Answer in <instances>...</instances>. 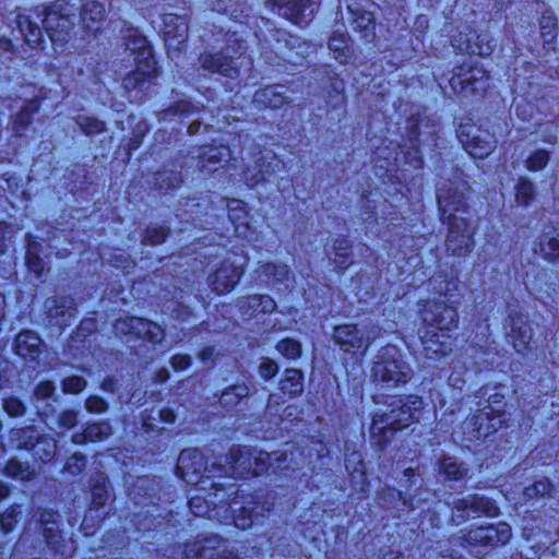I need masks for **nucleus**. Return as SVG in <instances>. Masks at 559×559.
Masks as SVG:
<instances>
[{"label":"nucleus","instance_id":"1","mask_svg":"<svg viewBox=\"0 0 559 559\" xmlns=\"http://www.w3.org/2000/svg\"><path fill=\"white\" fill-rule=\"evenodd\" d=\"M202 493L189 499V508L195 516H207L221 523L229 521L240 530H247L252 524L264 519L272 510V504L261 502L259 497H250L249 501H242V496L234 484H209Z\"/></svg>","mask_w":559,"mask_h":559},{"label":"nucleus","instance_id":"2","mask_svg":"<svg viewBox=\"0 0 559 559\" xmlns=\"http://www.w3.org/2000/svg\"><path fill=\"white\" fill-rule=\"evenodd\" d=\"M437 200L442 221L449 225L445 240L447 252L453 257H466L474 249L476 228L466 216L468 206L465 193L457 188L440 190Z\"/></svg>","mask_w":559,"mask_h":559},{"label":"nucleus","instance_id":"3","mask_svg":"<svg viewBox=\"0 0 559 559\" xmlns=\"http://www.w3.org/2000/svg\"><path fill=\"white\" fill-rule=\"evenodd\" d=\"M426 330L421 336L424 352L428 358H437L452 352L459 326V313L455 307L445 301L428 300L421 310Z\"/></svg>","mask_w":559,"mask_h":559},{"label":"nucleus","instance_id":"4","mask_svg":"<svg viewBox=\"0 0 559 559\" xmlns=\"http://www.w3.org/2000/svg\"><path fill=\"white\" fill-rule=\"evenodd\" d=\"M302 453L294 445L289 449L259 452L253 455L247 448H233L229 452L235 473L259 476L263 473L277 474L286 469H296L302 463Z\"/></svg>","mask_w":559,"mask_h":559},{"label":"nucleus","instance_id":"5","mask_svg":"<svg viewBox=\"0 0 559 559\" xmlns=\"http://www.w3.org/2000/svg\"><path fill=\"white\" fill-rule=\"evenodd\" d=\"M424 408V401L418 395L394 399L385 409H379L372 416L370 438L380 449L389 442L388 433L401 430L418 419Z\"/></svg>","mask_w":559,"mask_h":559},{"label":"nucleus","instance_id":"6","mask_svg":"<svg viewBox=\"0 0 559 559\" xmlns=\"http://www.w3.org/2000/svg\"><path fill=\"white\" fill-rule=\"evenodd\" d=\"M246 51L243 40L236 34L226 35L225 46L216 52L204 51L199 57L201 68L211 73L235 79L239 75L241 63L239 59Z\"/></svg>","mask_w":559,"mask_h":559},{"label":"nucleus","instance_id":"7","mask_svg":"<svg viewBox=\"0 0 559 559\" xmlns=\"http://www.w3.org/2000/svg\"><path fill=\"white\" fill-rule=\"evenodd\" d=\"M371 378L382 389L390 390L407 383L412 378V369L395 347H385L372 365Z\"/></svg>","mask_w":559,"mask_h":559},{"label":"nucleus","instance_id":"8","mask_svg":"<svg viewBox=\"0 0 559 559\" xmlns=\"http://www.w3.org/2000/svg\"><path fill=\"white\" fill-rule=\"evenodd\" d=\"M41 23L51 41L62 46L75 24L73 8L66 0H57L47 8Z\"/></svg>","mask_w":559,"mask_h":559},{"label":"nucleus","instance_id":"9","mask_svg":"<svg viewBox=\"0 0 559 559\" xmlns=\"http://www.w3.org/2000/svg\"><path fill=\"white\" fill-rule=\"evenodd\" d=\"M381 335V328L376 323H368L358 328L356 324H341L334 328L333 341L344 352L364 353Z\"/></svg>","mask_w":559,"mask_h":559},{"label":"nucleus","instance_id":"10","mask_svg":"<svg viewBox=\"0 0 559 559\" xmlns=\"http://www.w3.org/2000/svg\"><path fill=\"white\" fill-rule=\"evenodd\" d=\"M176 472L187 484L193 485L198 490H205L213 483L206 475V463L203 453L198 449H185L180 452Z\"/></svg>","mask_w":559,"mask_h":559},{"label":"nucleus","instance_id":"11","mask_svg":"<svg viewBox=\"0 0 559 559\" xmlns=\"http://www.w3.org/2000/svg\"><path fill=\"white\" fill-rule=\"evenodd\" d=\"M489 79L488 71L483 67L464 63L455 69L450 85L459 95H480L489 87Z\"/></svg>","mask_w":559,"mask_h":559},{"label":"nucleus","instance_id":"12","mask_svg":"<svg viewBox=\"0 0 559 559\" xmlns=\"http://www.w3.org/2000/svg\"><path fill=\"white\" fill-rule=\"evenodd\" d=\"M230 155L231 152L226 145L200 147L192 155L183 157L181 168H185L186 174L193 168L192 173L197 169L201 175H210L228 162Z\"/></svg>","mask_w":559,"mask_h":559},{"label":"nucleus","instance_id":"13","mask_svg":"<svg viewBox=\"0 0 559 559\" xmlns=\"http://www.w3.org/2000/svg\"><path fill=\"white\" fill-rule=\"evenodd\" d=\"M280 164L281 160L274 152L260 150L257 155L245 163L242 178L248 187H257L273 177L277 173Z\"/></svg>","mask_w":559,"mask_h":559},{"label":"nucleus","instance_id":"14","mask_svg":"<svg viewBox=\"0 0 559 559\" xmlns=\"http://www.w3.org/2000/svg\"><path fill=\"white\" fill-rule=\"evenodd\" d=\"M449 504L453 510L452 522L455 525H461L472 514H485L490 518L499 514V508L496 503L491 499L479 495L454 498Z\"/></svg>","mask_w":559,"mask_h":559},{"label":"nucleus","instance_id":"15","mask_svg":"<svg viewBox=\"0 0 559 559\" xmlns=\"http://www.w3.org/2000/svg\"><path fill=\"white\" fill-rule=\"evenodd\" d=\"M502 423L501 414H496L492 406L487 405L466 418L461 429L466 440L476 441L497 432L502 427Z\"/></svg>","mask_w":559,"mask_h":559},{"label":"nucleus","instance_id":"16","mask_svg":"<svg viewBox=\"0 0 559 559\" xmlns=\"http://www.w3.org/2000/svg\"><path fill=\"white\" fill-rule=\"evenodd\" d=\"M114 331L117 335L142 338L152 344H160L165 338V330L159 324L139 317L118 319Z\"/></svg>","mask_w":559,"mask_h":559},{"label":"nucleus","instance_id":"17","mask_svg":"<svg viewBox=\"0 0 559 559\" xmlns=\"http://www.w3.org/2000/svg\"><path fill=\"white\" fill-rule=\"evenodd\" d=\"M462 533L463 535L457 538L460 545L467 544L479 547L503 545L509 542L512 535L511 527L506 522H500L497 525L478 526Z\"/></svg>","mask_w":559,"mask_h":559},{"label":"nucleus","instance_id":"18","mask_svg":"<svg viewBox=\"0 0 559 559\" xmlns=\"http://www.w3.org/2000/svg\"><path fill=\"white\" fill-rule=\"evenodd\" d=\"M243 262H237L233 257L224 259L219 266L209 275V285L218 295L229 293L241 280L245 273Z\"/></svg>","mask_w":559,"mask_h":559},{"label":"nucleus","instance_id":"19","mask_svg":"<svg viewBox=\"0 0 559 559\" xmlns=\"http://www.w3.org/2000/svg\"><path fill=\"white\" fill-rule=\"evenodd\" d=\"M459 136L466 152L474 158L483 159L496 148L495 135L480 127H462Z\"/></svg>","mask_w":559,"mask_h":559},{"label":"nucleus","instance_id":"20","mask_svg":"<svg viewBox=\"0 0 559 559\" xmlns=\"http://www.w3.org/2000/svg\"><path fill=\"white\" fill-rule=\"evenodd\" d=\"M164 40L169 57L175 58L186 47L188 38V23L183 16L166 13L163 16Z\"/></svg>","mask_w":559,"mask_h":559},{"label":"nucleus","instance_id":"21","mask_svg":"<svg viewBox=\"0 0 559 559\" xmlns=\"http://www.w3.org/2000/svg\"><path fill=\"white\" fill-rule=\"evenodd\" d=\"M274 36L278 44L284 43L283 48L277 47L278 52L292 63H297L313 51V46L309 41L285 31L277 29Z\"/></svg>","mask_w":559,"mask_h":559},{"label":"nucleus","instance_id":"22","mask_svg":"<svg viewBox=\"0 0 559 559\" xmlns=\"http://www.w3.org/2000/svg\"><path fill=\"white\" fill-rule=\"evenodd\" d=\"M278 14L294 24L307 23L314 11L316 0H271Z\"/></svg>","mask_w":559,"mask_h":559},{"label":"nucleus","instance_id":"23","mask_svg":"<svg viewBox=\"0 0 559 559\" xmlns=\"http://www.w3.org/2000/svg\"><path fill=\"white\" fill-rule=\"evenodd\" d=\"M228 217L238 237L253 240L257 230L251 224L250 214L241 200L233 199L227 202Z\"/></svg>","mask_w":559,"mask_h":559},{"label":"nucleus","instance_id":"24","mask_svg":"<svg viewBox=\"0 0 559 559\" xmlns=\"http://www.w3.org/2000/svg\"><path fill=\"white\" fill-rule=\"evenodd\" d=\"M510 326L509 336L514 349L520 354H525L534 334L528 319L520 312H513L510 314Z\"/></svg>","mask_w":559,"mask_h":559},{"label":"nucleus","instance_id":"25","mask_svg":"<svg viewBox=\"0 0 559 559\" xmlns=\"http://www.w3.org/2000/svg\"><path fill=\"white\" fill-rule=\"evenodd\" d=\"M44 307L47 316L59 326L68 325L75 313L74 299L69 296L49 297Z\"/></svg>","mask_w":559,"mask_h":559},{"label":"nucleus","instance_id":"26","mask_svg":"<svg viewBox=\"0 0 559 559\" xmlns=\"http://www.w3.org/2000/svg\"><path fill=\"white\" fill-rule=\"evenodd\" d=\"M237 307L245 319H252L259 313H272L276 302L269 295H249L238 298Z\"/></svg>","mask_w":559,"mask_h":559},{"label":"nucleus","instance_id":"27","mask_svg":"<svg viewBox=\"0 0 559 559\" xmlns=\"http://www.w3.org/2000/svg\"><path fill=\"white\" fill-rule=\"evenodd\" d=\"M81 21L87 32L96 34L106 20L105 2L99 0H85L81 9Z\"/></svg>","mask_w":559,"mask_h":559},{"label":"nucleus","instance_id":"28","mask_svg":"<svg viewBox=\"0 0 559 559\" xmlns=\"http://www.w3.org/2000/svg\"><path fill=\"white\" fill-rule=\"evenodd\" d=\"M39 521L44 526V537L47 546L56 552L63 555L62 536L59 530L60 515L52 510H44L40 513Z\"/></svg>","mask_w":559,"mask_h":559},{"label":"nucleus","instance_id":"29","mask_svg":"<svg viewBox=\"0 0 559 559\" xmlns=\"http://www.w3.org/2000/svg\"><path fill=\"white\" fill-rule=\"evenodd\" d=\"M43 341L31 330L20 332L14 342V348L19 356L31 361L36 360L41 353Z\"/></svg>","mask_w":559,"mask_h":559},{"label":"nucleus","instance_id":"30","mask_svg":"<svg viewBox=\"0 0 559 559\" xmlns=\"http://www.w3.org/2000/svg\"><path fill=\"white\" fill-rule=\"evenodd\" d=\"M135 64V70L127 74L122 80L123 88L128 92L141 90L144 84L156 76V61H145L144 63Z\"/></svg>","mask_w":559,"mask_h":559},{"label":"nucleus","instance_id":"31","mask_svg":"<svg viewBox=\"0 0 559 559\" xmlns=\"http://www.w3.org/2000/svg\"><path fill=\"white\" fill-rule=\"evenodd\" d=\"M288 103V97L282 91V86L270 85L255 91L253 104L258 108L278 109Z\"/></svg>","mask_w":559,"mask_h":559},{"label":"nucleus","instance_id":"32","mask_svg":"<svg viewBox=\"0 0 559 559\" xmlns=\"http://www.w3.org/2000/svg\"><path fill=\"white\" fill-rule=\"evenodd\" d=\"M348 12L352 15V25L354 31L359 32L361 34V38L366 41H372L376 37V22L373 14L355 5H348Z\"/></svg>","mask_w":559,"mask_h":559},{"label":"nucleus","instance_id":"33","mask_svg":"<svg viewBox=\"0 0 559 559\" xmlns=\"http://www.w3.org/2000/svg\"><path fill=\"white\" fill-rule=\"evenodd\" d=\"M345 467L350 474L353 484L359 485V492L367 493L369 491V481L366 475V467L360 452L353 451L346 454Z\"/></svg>","mask_w":559,"mask_h":559},{"label":"nucleus","instance_id":"34","mask_svg":"<svg viewBox=\"0 0 559 559\" xmlns=\"http://www.w3.org/2000/svg\"><path fill=\"white\" fill-rule=\"evenodd\" d=\"M126 49L134 56L135 63H144L145 61H155L152 47L147 39L138 33L130 31L126 37Z\"/></svg>","mask_w":559,"mask_h":559},{"label":"nucleus","instance_id":"35","mask_svg":"<svg viewBox=\"0 0 559 559\" xmlns=\"http://www.w3.org/2000/svg\"><path fill=\"white\" fill-rule=\"evenodd\" d=\"M329 258L338 272H344L353 264L350 241L346 237L334 239Z\"/></svg>","mask_w":559,"mask_h":559},{"label":"nucleus","instance_id":"36","mask_svg":"<svg viewBox=\"0 0 559 559\" xmlns=\"http://www.w3.org/2000/svg\"><path fill=\"white\" fill-rule=\"evenodd\" d=\"M112 435L111 425L108 421H99L88 425L83 432L72 436L74 444H84L86 442H102Z\"/></svg>","mask_w":559,"mask_h":559},{"label":"nucleus","instance_id":"37","mask_svg":"<svg viewBox=\"0 0 559 559\" xmlns=\"http://www.w3.org/2000/svg\"><path fill=\"white\" fill-rule=\"evenodd\" d=\"M329 49L334 58L341 63L346 64L352 59V48L349 37L346 33L335 31L329 39Z\"/></svg>","mask_w":559,"mask_h":559},{"label":"nucleus","instance_id":"38","mask_svg":"<svg viewBox=\"0 0 559 559\" xmlns=\"http://www.w3.org/2000/svg\"><path fill=\"white\" fill-rule=\"evenodd\" d=\"M539 32L544 48L554 49L558 35V20L552 11L545 10L539 19Z\"/></svg>","mask_w":559,"mask_h":559},{"label":"nucleus","instance_id":"39","mask_svg":"<svg viewBox=\"0 0 559 559\" xmlns=\"http://www.w3.org/2000/svg\"><path fill=\"white\" fill-rule=\"evenodd\" d=\"M280 390L289 397L299 396L304 392V376L301 371L295 368L286 369L280 381Z\"/></svg>","mask_w":559,"mask_h":559},{"label":"nucleus","instance_id":"40","mask_svg":"<svg viewBox=\"0 0 559 559\" xmlns=\"http://www.w3.org/2000/svg\"><path fill=\"white\" fill-rule=\"evenodd\" d=\"M223 539L218 536L205 538L204 540H194L191 544H186L183 555L186 559H198L206 556L207 549L215 550L221 547Z\"/></svg>","mask_w":559,"mask_h":559},{"label":"nucleus","instance_id":"41","mask_svg":"<svg viewBox=\"0 0 559 559\" xmlns=\"http://www.w3.org/2000/svg\"><path fill=\"white\" fill-rule=\"evenodd\" d=\"M17 26L20 32L24 36V40L28 45H31L32 47L40 45L43 40V29L36 22L32 21L29 16L19 15Z\"/></svg>","mask_w":559,"mask_h":559},{"label":"nucleus","instance_id":"42","mask_svg":"<svg viewBox=\"0 0 559 559\" xmlns=\"http://www.w3.org/2000/svg\"><path fill=\"white\" fill-rule=\"evenodd\" d=\"M38 435V431L33 426L11 429L9 435L10 444L14 449L29 450Z\"/></svg>","mask_w":559,"mask_h":559},{"label":"nucleus","instance_id":"43","mask_svg":"<svg viewBox=\"0 0 559 559\" xmlns=\"http://www.w3.org/2000/svg\"><path fill=\"white\" fill-rule=\"evenodd\" d=\"M38 110L39 102L37 99H32L19 114H16L12 124V131L16 136H21L23 134L31 124L33 115Z\"/></svg>","mask_w":559,"mask_h":559},{"label":"nucleus","instance_id":"44","mask_svg":"<svg viewBox=\"0 0 559 559\" xmlns=\"http://www.w3.org/2000/svg\"><path fill=\"white\" fill-rule=\"evenodd\" d=\"M250 393L247 384H234L226 388L219 397V403L223 407L233 408L237 406Z\"/></svg>","mask_w":559,"mask_h":559},{"label":"nucleus","instance_id":"45","mask_svg":"<svg viewBox=\"0 0 559 559\" xmlns=\"http://www.w3.org/2000/svg\"><path fill=\"white\" fill-rule=\"evenodd\" d=\"M31 449L34 452V456L40 461H50L56 454L57 441L49 436L38 435Z\"/></svg>","mask_w":559,"mask_h":559},{"label":"nucleus","instance_id":"46","mask_svg":"<svg viewBox=\"0 0 559 559\" xmlns=\"http://www.w3.org/2000/svg\"><path fill=\"white\" fill-rule=\"evenodd\" d=\"M439 468L449 480H461L468 473V469L461 462L451 456L442 457L439 461Z\"/></svg>","mask_w":559,"mask_h":559},{"label":"nucleus","instance_id":"47","mask_svg":"<svg viewBox=\"0 0 559 559\" xmlns=\"http://www.w3.org/2000/svg\"><path fill=\"white\" fill-rule=\"evenodd\" d=\"M540 251L546 259L559 261V230L545 233L540 240Z\"/></svg>","mask_w":559,"mask_h":559},{"label":"nucleus","instance_id":"48","mask_svg":"<svg viewBox=\"0 0 559 559\" xmlns=\"http://www.w3.org/2000/svg\"><path fill=\"white\" fill-rule=\"evenodd\" d=\"M496 47L495 39L489 33L472 34L471 55L487 57Z\"/></svg>","mask_w":559,"mask_h":559},{"label":"nucleus","instance_id":"49","mask_svg":"<svg viewBox=\"0 0 559 559\" xmlns=\"http://www.w3.org/2000/svg\"><path fill=\"white\" fill-rule=\"evenodd\" d=\"M550 152L545 148H535L525 158V168L531 173H537L546 168L550 160Z\"/></svg>","mask_w":559,"mask_h":559},{"label":"nucleus","instance_id":"50","mask_svg":"<svg viewBox=\"0 0 559 559\" xmlns=\"http://www.w3.org/2000/svg\"><path fill=\"white\" fill-rule=\"evenodd\" d=\"M535 195L536 189L534 182L526 177L520 178L515 186L516 203L526 206L535 199Z\"/></svg>","mask_w":559,"mask_h":559},{"label":"nucleus","instance_id":"51","mask_svg":"<svg viewBox=\"0 0 559 559\" xmlns=\"http://www.w3.org/2000/svg\"><path fill=\"white\" fill-rule=\"evenodd\" d=\"M4 473L7 476L19 480H29L35 475L34 469L27 463L14 459L7 463Z\"/></svg>","mask_w":559,"mask_h":559},{"label":"nucleus","instance_id":"52","mask_svg":"<svg viewBox=\"0 0 559 559\" xmlns=\"http://www.w3.org/2000/svg\"><path fill=\"white\" fill-rule=\"evenodd\" d=\"M26 263L29 270L36 273L38 276L41 275L44 271V262L38 255V245L33 241V236L26 235Z\"/></svg>","mask_w":559,"mask_h":559},{"label":"nucleus","instance_id":"53","mask_svg":"<svg viewBox=\"0 0 559 559\" xmlns=\"http://www.w3.org/2000/svg\"><path fill=\"white\" fill-rule=\"evenodd\" d=\"M258 272L261 276L272 278L275 283H285L289 278V269L286 264L264 263Z\"/></svg>","mask_w":559,"mask_h":559},{"label":"nucleus","instance_id":"54","mask_svg":"<svg viewBox=\"0 0 559 559\" xmlns=\"http://www.w3.org/2000/svg\"><path fill=\"white\" fill-rule=\"evenodd\" d=\"M379 498L384 503H392L395 500L402 501L403 507L414 510L417 508L413 497H406L403 491L396 490L393 487H385L379 492Z\"/></svg>","mask_w":559,"mask_h":559},{"label":"nucleus","instance_id":"55","mask_svg":"<svg viewBox=\"0 0 559 559\" xmlns=\"http://www.w3.org/2000/svg\"><path fill=\"white\" fill-rule=\"evenodd\" d=\"M523 497L525 500L552 497V485L548 480H537L524 488Z\"/></svg>","mask_w":559,"mask_h":559},{"label":"nucleus","instance_id":"56","mask_svg":"<svg viewBox=\"0 0 559 559\" xmlns=\"http://www.w3.org/2000/svg\"><path fill=\"white\" fill-rule=\"evenodd\" d=\"M107 479L100 477L92 487V507L95 510L103 508L109 499V492L107 490Z\"/></svg>","mask_w":559,"mask_h":559},{"label":"nucleus","instance_id":"57","mask_svg":"<svg viewBox=\"0 0 559 559\" xmlns=\"http://www.w3.org/2000/svg\"><path fill=\"white\" fill-rule=\"evenodd\" d=\"M76 123L86 135H95L105 131V122L94 117L79 116Z\"/></svg>","mask_w":559,"mask_h":559},{"label":"nucleus","instance_id":"58","mask_svg":"<svg viewBox=\"0 0 559 559\" xmlns=\"http://www.w3.org/2000/svg\"><path fill=\"white\" fill-rule=\"evenodd\" d=\"M182 182V174L174 170H163L155 175V183L160 189H174Z\"/></svg>","mask_w":559,"mask_h":559},{"label":"nucleus","instance_id":"59","mask_svg":"<svg viewBox=\"0 0 559 559\" xmlns=\"http://www.w3.org/2000/svg\"><path fill=\"white\" fill-rule=\"evenodd\" d=\"M276 349L287 359H297L301 355V344L290 337L280 341Z\"/></svg>","mask_w":559,"mask_h":559},{"label":"nucleus","instance_id":"60","mask_svg":"<svg viewBox=\"0 0 559 559\" xmlns=\"http://www.w3.org/2000/svg\"><path fill=\"white\" fill-rule=\"evenodd\" d=\"M168 236V228L162 226L148 227L142 238V243L146 246H156L166 239Z\"/></svg>","mask_w":559,"mask_h":559},{"label":"nucleus","instance_id":"61","mask_svg":"<svg viewBox=\"0 0 559 559\" xmlns=\"http://www.w3.org/2000/svg\"><path fill=\"white\" fill-rule=\"evenodd\" d=\"M21 514L20 506L14 504L8 508L1 515H0V526L4 533L10 532L13 530L15 524L17 523V516Z\"/></svg>","mask_w":559,"mask_h":559},{"label":"nucleus","instance_id":"62","mask_svg":"<svg viewBox=\"0 0 559 559\" xmlns=\"http://www.w3.org/2000/svg\"><path fill=\"white\" fill-rule=\"evenodd\" d=\"M86 380L80 376H70L62 381V390L67 394H79L86 388Z\"/></svg>","mask_w":559,"mask_h":559},{"label":"nucleus","instance_id":"63","mask_svg":"<svg viewBox=\"0 0 559 559\" xmlns=\"http://www.w3.org/2000/svg\"><path fill=\"white\" fill-rule=\"evenodd\" d=\"M3 411L10 416V417H21L25 414V406L24 404L14 396H10L3 400L2 403Z\"/></svg>","mask_w":559,"mask_h":559},{"label":"nucleus","instance_id":"64","mask_svg":"<svg viewBox=\"0 0 559 559\" xmlns=\"http://www.w3.org/2000/svg\"><path fill=\"white\" fill-rule=\"evenodd\" d=\"M452 46L462 53H469L472 49V34L459 33L452 37Z\"/></svg>","mask_w":559,"mask_h":559}]
</instances>
